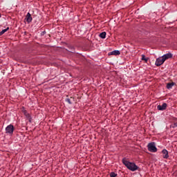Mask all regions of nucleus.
Here are the masks:
<instances>
[{"instance_id":"obj_1","label":"nucleus","mask_w":177,"mask_h":177,"mask_svg":"<svg viewBox=\"0 0 177 177\" xmlns=\"http://www.w3.org/2000/svg\"><path fill=\"white\" fill-rule=\"evenodd\" d=\"M122 163L125 167H127V169H129V171H131L132 172H135V171H138L139 169V167L135 164V162H131L128 160H127V158L122 159Z\"/></svg>"},{"instance_id":"obj_2","label":"nucleus","mask_w":177,"mask_h":177,"mask_svg":"<svg viewBox=\"0 0 177 177\" xmlns=\"http://www.w3.org/2000/svg\"><path fill=\"white\" fill-rule=\"evenodd\" d=\"M148 151L151 153H157V147L155 142H150L147 145Z\"/></svg>"},{"instance_id":"obj_3","label":"nucleus","mask_w":177,"mask_h":177,"mask_svg":"<svg viewBox=\"0 0 177 177\" xmlns=\"http://www.w3.org/2000/svg\"><path fill=\"white\" fill-rule=\"evenodd\" d=\"M13 132H15V127L13 124H10L6 128V133L8 135H13Z\"/></svg>"},{"instance_id":"obj_4","label":"nucleus","mask_w":177,"mask_h":177,"mask_svg":"<svg viewBox=\"0 0 177 177\" xmlns=\"http://www.w3.org/2000/svg\"><path fill=\"white\" fill-rule=\"evenodd\" d=\"M164 62H165V61L164 60V58H162V57L158 58L156 59L155 64H156V66H157L158 67V66H161L162 64H164Z\"/></svg>"},{"instance_id":"obj_5","label":"nucleus","mask_w":177,"mask_h":177,"mask_svg":"<svg viewBox=\"0 0 177 177\" xmlns=\"http://www.w3.org/2000/svg\"><path fill=\"white\" fill-rule=\"evenodd\" d=\"M121 54L120 50H113L112 52L109 53V56H118Z\"/></svg>"},{"instance_id":"obj_6","label":"nucleus","mask_w":177,"mask_h":177,"mask_svg":"<svg viewBox=\"0 0 177 177\" xmlns=\"http://www.w3.org/2000/svg\"><path fill=\"white\" fill-rule=\"evenodd\" d=\"M162 57L163 58L164 61L165 62V60H168V59H171L172 53H167V54L164 55Z\"/></svg>"},{"instance_id":"obj_7","label":"nucleus","mask_w":177,"mask_h":177,"mask_svg":"<svg viewBox=\"0 0 177 177\" xmlns=\"http://www.w3.org/2000/svg\"><path fill=\"white\" fill-rule=\"evenodd\" d=\"M158 110L162 111L167 109V103H163L162 105H158Z\"/></svg>"},{"instance_id":"obj_8","label":"nucleus","mask_w":177,"mask_h":177,"mask_svg":"<svg viewBox=\"0 0 177 177\" xmlns=\"http://www.w3.org/2000/svg\"><path fill=\"white\" fill-rule=\"evenodd\" d=\"M162 153L163 154L162 157L163 158H168L169 157V155L168 154V151L167 149H163L162 151Z\"/></svg>"},{"instance_id":"obj_9","label":"nucleus","mask_w":177,"mask_h":177,"mask_svg":"<svg viewBox=\"0 0 177 177\" xmlns=\"http://www.w3.org/2000/svg\"><path fill=\"white\" fill-rule=\"evenodd\" d=\"M26 21L27 23H31V21H32V17H31V14H30V12H28L26 15Z\"/></svg>"},{"instance_id":"obj_10","label":"nucleus","mask_w":177,"mask_h":177,"mask_svg":"<svg viewBox=\"0 0 177 177\" xmlns=\"http://www.w3.org/2000/svg\"><path fill=\"white\" fill-rule=\"evenodd\" d=\"M141 57V60L145 62V63H147V62H149V57H146V55H142Z\"/></svg>"},{"instance_id":"obj_11","label":"nucleus","mask_w":177,"mask_h":177,"mask_svg":"<svg viewBox=\"0 0 177 177\" xmlns=\"http://www.w3.org/2000/svg\"><path fill=\"white\" fill-rule=\"evenodd\" d=\"M106 32H102L100 34L99 37L102 39H104V38H106Z\"/></svg>"},{"instance_id":"obj_12","label":"nucleus","mask_w":177,"mask_h":177,"mask_svg":"<svg viewBox=\"0 0 177 177\" xmlns=\"http://www.w3.org/2000/svg\"><path fill=\"white\" fill-rule=\"evenodd\" d=\"M174 85H175V83H174V82L168 83L167 84V89H171V88H172V86H174Z\"/></svg>"},{"instance_id":"obj_13","label":"nucleus","mask_w":177,"mask_h":177,"mask_svg":"<svg viewBox=\"0 0 177 177\" xmlns=\"http://www.w3.org/2000/svg\"><path fill=\"white\" fill-rule=\"evenodd\" d=\"M8 30H9V27H8L6 29H3L2 31L0 32V36L3 35V34H5V32H6V31H8Z\"/></svg>"},{"instance_id":"obj_14","label":"nucleus","mask_w":177,"mask_h":177,"mask_svg":"<svg viewBox=\"0 0 177 177\" xmlns=\"http://www.w3.org/2000/svg\"><path fill=\"white\" fill-rule=\"evenodd\" d=\"M25 117H26V118H27V120H28L29 122H31L32 118H31V115H30V113Z\"/></svg>"},{"instance_id":"obj_15","label":"nucleus","mask_w":177,"mask_h":177,"mask_svg":"<svg viewBox=\"0 0 177 177\" xmlns=\"http://www.w3.org/2000/svg\"><path fill=\"white\" fill-rule=\"evenodd\" d=\"M110 176L111 177H116L117 176V174L114 173V172H111L110 174Z\"/></svg>"},{"instance_id":"obj_16","label":"nucleus","mask_w":177,"mask_h":177,"mask_svg":"<svg viewBox=\"0 0 177 177\" xmlns=\"http://www.w3.org/2000/svg\"><path fill=\"white\" fill-rule=\"evenodd\" d=\"M22 113H24V114L25 116H26V115H28L29 114L28 113H27V111H26V109H24V110L22 111Z\"/></svg>"},{"instance_id":"obj_17","label":"nucleus","mask_w":177,"mask_h":177,"mask_svg":"<svg viewBox=\"0 0 177 177\" xmlns=\"http://www.w3.org/2000/svg\"><path fill=\"white\" fill-rule=\"evenodd\" d=\"M22 113H24V114L25 116H26V115H28L29 114L28 113H27V111H26V109H24V110L22 111Z\"/></svg>"},{"instance_id":"obj_18","label":"nucleus","mask_w":177,"mask_h":177,"mask_svg":"<svg viewBox=\"0 0 177 177\" xmlns=\"http://www.w3.org/2000/svg\"><path fill=\"white\" fill-rule=\"evenodd\" d=\"M176 127H177V123H174L171 125V128H176Z\"/></svg>"},{"instance_id":"obj_19","label":"nucleus","mask_w":177,"mask_h":177,"mask_svg":"<svg viewBox=\"0 0 177 177\" xmlns=\"http://www.w3.org/2000/svg\"><path fill=\"white\" fill-rule=\"evenodd\" d=\"M67 102L69 103V104H71V101L70 100V99H67Z\"/></svg>"},{"instance_id":"obj_20","label":"nucleus","mask_w":177,"mask_h":177,"mask_svg":"<svg viewBox=\"0 0 177 177\" xmlns=\"http://www.w3.org/2000/svg\"><path fill=\"white\" fill-rule=\"evenodd\" d=\"M2 15L0 14V17H1Z\"/></svg>"}]
</instances>
